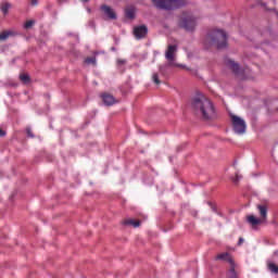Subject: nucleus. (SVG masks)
I'll use <instances>...</instances> for the list:
<instances>
[{
    "label": "nucleus",
    "mask_w": 278,
    "mask_h": 278,
    "mask_svg": "<svg viewBox=\"0 0 278 278\" xmlns=\"http://www.w3.org/2000/svg\"><path fill=\"white\" fill-rule=\"evenodd\" d=\"M205 45L227 49V34L223 30H213L205 38Z\"/></svg>",
    "instance_id": "nucleus-2"
},
{
    "label": "nucleus",
    "mask_w": 278,
    "mask_h": 278,
    "mask_svg": "<svg viewBox=\"0 0 278 278\" xmlns=\"http://www.w3.org/2000/svg\"><path fill=\"white\" fill-rule=\"evenodd\" d=\"M27 136H29V138H34V134L31 132V129L27 128Z\"/></svg>",
    "instance_id": "nucleus-25"
},
{
    "label": "nucleus",
    "mask_w": 278,
    "mask_h": 278,
    "mask_svg": "<svg viewBox=\"0 0 278 278\" xmlns=\"http://www.w3.org/2000/svg\"><path fill=\"white\" fill-rule=\"evenodd\" d=\"M177 53V45H169L167 47V50L165 52V58L166 60L169 61V66H178V67H184V65H179L175 62V54Z\"/></svg>",
    "instance_id": "nucleus-7"
},
{
    "label": "nucleus",
    "mask_w": 278,
    "mask_h": 278,
    "mask_svg": "<svg viewBox=\"0 0 278 278\" xmlns=\"http://www.w3.org/2000/svg\"><path fill=\"white\" fill-rule=\"evenodd\" d=\"M244 243V239L242 237L239 238V241H238V247H241V244Z\"/></svg>",
    "instance_id": "nucleus-26"
},
{
    "label": "nucleus",
    "mask_w": 278,
    "mask_h": 278,
    "mask_svg": "<svg viewBox=\"0 0 278 278\" xmlns=\"http://www.w3.org/2000/svg\"><path fill=\"white\" fill-rule=\"evenodd\" d=\"M102 100L104 105H114V103H118V101H116V98H114V96L110 94V93H103L102 94Z\"/></svg>",
    "instance_id": "nucleus-12"
},
{
    "label": "nucleus",
    "mask_w": 278,
    "mask_h": 278,
    "mask_svg": "<svg viewBox=\"0 0 278 278\" xmlns=\"http://www.w3.org/2000/svg\"><path fill=\"white\" fill-rule=\"evenodd\" d=\"M81 1H84V3H88V1H90V0H81Z\"/></svg>",
    "instance_id": "nucleus-31"
},
{
    "label": "nucleus",
    "mask_w": 278,
    "mask_h": 278,
    "mask_svg": "<svg viewBox=\"0 0 278 278\" xmlns=\"http://www.w3.org/2000/svg\"><path fill=\"white\" fill-rule=\"evenodd\" d=\"M226 66L232 71L233 75H242V68H240V64L236 63V61L227 59Z\"/></svg>",
    "instance_id": "nucleus-10"
},
{
    "label": "nucleus",
    "mask_w": 278,
    "mask_h": 278,
    "mask_svg": "<svg viewBox=\"0 0 278 278\" xmlns=\"http://www.w3.org/2000/svg\"><path fill=\"white\" fill-rule=\"evenodd\" d=\"M226 277L238 278V264L233 263L232 265H229Z\"/></svg>",
    "instance_id": "nucleus-13"
},
{
    "label": "nucleus",
    "mask_w": 278,
    "mask_h": 278,
    "mask_svg": "<svg viewBox=\"0 0 278 278\" xmlns=\"http://www.w3.org/2000/svg\"><path fill=\"white\" fill-rule=\"evenodd\" d=\"M31 5H38V0H30Z\"/></svg>",
    "instance_id": "nucleus-29"
},
{
    "label": "nucleus",
    "mask_w": 278,
    "mask_h": 278,
    "mask_svg": "<svg viewBox=\"0 0 278 278\" xmlns=\"http://www.w3.org/2000/svg\"><path fill=\"white\" fill-rule=\"evenodd\" d=\"M191 108L202 121H214L216 118L214 102L203 93H197V96L191 99Z\"/></svg>",
    "instance_id": "nucleus-1"
},
{
    "label": "nucleus",
    "mask_w": 278,
    "mask_h": 278,
    "mask_svg": "<svg viewBox=\"0 0 278 278\" xmlns=\"http://www.w3.org/2000/svg\"><path fill=\"white\" fill-rule=\"evenodd\" d=\"M215 260L219 262H227L229 266H231L232 264H236V261H233V257L231 256V254H229V252L217 254L215 256Z\"/></svg>",
    "instance_id": "nucleus-11"
},
{
    "label": "nucleus",
    "mask_w": 278,
    "mask_h": 278,
    "mask_svg": "<svg viewBox=\"0 0 278 278\" xmlns=\"http://www.w3.org/2000/svg\"><path fill=\"white\" fill-rule=\"evenodd\" d=\"M208 205L212 207L213 212H216V206L212 204V202H208Z\"/></svg>",
    "instance_id": "nucleus-28"
},
{
    "label": "nucleus",
    "mask_w": 278,
    "mask_h": 278,
    "mask_svg": "<svg viewBox=\"0 0 278 278\" xmlns=\"http://www.w3.org/2000/svg\"><path fill=\"white\" fill-rule=\"evenodd\" d=\"M240 179H242V176L236 174V177L232 178V182H233V184H238V181H240Z\"/></svg>",
    "instance_id": "nucleus-23"
},
{
    "label": "nucleus",
    "mask_w": 278,
    "mask_h": 278,
    "mask_svg": "<svg viewBox=\"0 0 278 278\" xmlns=\"http://www.w3.org/2000/svg\"><path fill=\"white\" fill-rule=\"evenodd\" d=\"M85 64H92V66H97V58L89 56L85 60Z\"/></svg>",
    "instance_id": "nucleus-20"
},
{
    "label": "nucleus",
    "mask_w": 278,
    "mask_h": 278,
    "mask_svg": "<svg viewBox=\"0 0 278 278\" xmlns=\"http://www.w3.org/2000/svg\"><path fill=\"white\" fill-rule=\"evenodd\" d=\"M125 16H126V18H130V20L136 18V8H134V7L126 8Z\"/></svg>",
    "instance_id": "nucleus-14"
},
{
    "label": "nucleus",
    "mask_w": 278,
    "mask_h": 278,
    "mask_svg": "<svg viewBox=\"0 0 278 278\" xmlns=\"http://www.w3.org/2000/svg\"><path fill=\"white\" fill-rule=\"evenodd\" d=\"M230 118L235 134H238L239 136L247 134V122H244V119L237 115H230Z\"/></svg>",
    "instance_id": "nucleus-6"
},
{
    "label": "nucleus",
    "mask_w": 278,
    "mask_h": 278,
    "mask_svg": "<svg viewBox=\"0 0 278 278\" xmlns=\"http://www.w3.org/2000/svg\"><path fill=\"white\" fill-rule=\"evenodd\" d=\"M152 3L159 10H177L186 5V0H152Z\"/></svg>",
    "instance_id": "nucleus-3"
},
{
    "label": "nucleus",
    "mask_w": 278,
    "mask_h": 278,
    "mask_svg": "<svg viewBox=\"0 0 278 278\" xmlns=\"http://www.w3.org/2000/svg\"><path fill=\"white\" fill-rule=\"evenodd\" d=\"M34 23L36 22H34L33 20L27 21L24 25L25 29H31V27H34Z\"/></svg>",
    "instance_id": "nucleus-22"
},
{
    "label": "nucleus",
    "mask_w": 278,
    "mask_h": 278,
    "mask_svg": "<svg viewBox=\"0 0 278 278\" xmlns=\"http://www.w3.org/2000/svg\"><path fill=\"white\" fill-rule=\"evenodd\" d=\"M179 27L186 31H193L197 28V17L192 14L182 13L178 22Z\"/></svg>",
    "instance_id": "nucleus-5"
},
{
    "label": "nucleus",
    "mask_w": 278,
    "mask_h": 278,
    "mask_svg": "<svg viewBox=\"0 0 278 278\" xmlns=\"http://www.w3.org/2000/svg\"><path fill=\"white\" fill-rule=\"evenodd\" d=\"M132 34L136 40H142V38H147V35L149 34V27H147V25L135 26Z\"/></svg>",
    "instance_id": "nucleus-8"
},
{
    "label": "nucleus",
    "mask_w": 278,
    "mask_h": 278,
    "mask_svg": "<svg viewBox=\"0 0 278 278\" xmlns=\"http://www.w3.org/2000/svg\"><path fill=\"white\" fill-rule=\"evenodd\" d=\"M258 212H260V218L255 217L254 215H249L247 217L248 223L255 227L256 225H262V223H266L268 218V205L266 204H258L256 205Z\"/></svg>",
    "instance_id": "nucleus-4"
},
{
    "label": "nucleus",
    "mask_w": 278,
    "mask_h": 278,
    "mask_svg": "<svg viewBox=\"0 0 278 278\" xmlns=\"http://www.w3.org/2000/svg\"><path fill=\"white\" fill-rule=\"evenodd\" d=\"M10 36H14V33L11 30H4L0 34V40H8Z\"/></svg>",
    "instance_id": "nucleus-17"
},
{
    "label": "nucleus",
    "mask_w": 278,
    "mask_h": 278,
    "mask_svg": "<svg viewBox=\"0 0 278 278\" xmlns=\"http://www.w3.org/2000/svg\"><path fill=\"white\" fill-rule=\"evenodd\" d=\"M152 81H154L156 86H160L162 84V81L160 80V75L157 73H154L152 75Z\"/></svg>",
    "instance_id": "nucleus-21"
},
{
    "label": "nucleus",
    "mask_w": 278,
    "mask_h": 278,
    "mask_svg": "<svg viewBox=\"0 0 278 278\" xmlns=\"http://www.w3.org/2000/svg\"><path fill=\"white\" fill-rule=\"evenodd\" d=\"M267 266H268V270H270V273H274L275 275H278V266H277V264L269 262L267 264Z\"/></svg>",
    "instance_id": "nucleus-18"
},
{
    "label": "nucleus",
    "mask_w": 278,
    "mask_h": 278,
    "mask_svg": "<svg viewBox=\"0 0 278 278\" xmlns=\"http://www.w3.org/2000/svg\"><path fill=\"white\" fill-rule=\"evenodd\" d=\"M159 70H160V72L162 73V72L164 71V66L161 65V66L159 67Z\"/></svg>",
    "instance_id": "nucleus-30"
},
{
    "label": "nucleus",
    "mask_w": 278,
    "mask_h": 278,
    "mask_svg": "<svg viewBox=\"0 0 278 278\" xmlns=\"http://www.w3.org/2000/svg\"><path fill=\"white\" fill-rule=\"evenodd\" d=\"M10 8H12L10 2H2L0 5V10L3 14H8V12H10Z\"/></svg>",
    "instance_id": "nucleus-15"
},
{
    "label": "nucleus",
    "mask_w": 278,
    "mask_h": 278,
    "mask_svg": "<svg viewBox=\"0 0 278 278\" xmlns=\"http://www.w3.org/2000/svg\"><path fill=\"white\" fill-rule=\"evenodd\" d=\"M100 10H101V12H103L104 16H106V18L109 21H116V18H117L116 12L110 5L102 4L100 7Z\"/></svg>",
    "instance_id": "nucleus-9"
},
{
    "label": "nucleus",
    "mask_w": 278,
    "mask_h": 278,
    "mask_svg": "<svg viewBox=\"0 0 278 278\" xmlns=\"http://www.w3.org/2000/svg\"><path fill=\"white\" fill-rule=\"evenodd\" d=\"M117 64H118V66H121L123 64H127V61L123 60V59H119V60H117Z\"/></svg>",
    "instance_id": "nucleus-24"
},
{
    "label": "nucleus",
    "mask_w": 278,
    "mask_h": 278,
    "mask_svg": "<svg viewBox=\"0 0 278 278\" xmlns=\"http://www.w3.org/2000/svg\"><path fill=\"white\" fill-rule=\"evenodd\" d=\"M20 80L23 84H29V81H31V78L28 76V74H20Z\"/></svg>",
    "instance_id": "nucleus-19"
},
{
    "label": "nucleus",
    "mask_w": 278,
    "mask_h": 278,
    "mask_svg": "<svg viewBox=\"0 0 278 278\" xmlns=\"http://www.w3.org/2000/svg\"><path fill=\"white\" fill-rule=\"evenodd\" d=\"M4 136H5V130L0 128V138H4Z\"/></svg>",
    "instance_id": "nucleus-27"
},
{
    "label": "nucleus",
    "mask_w": 278,
    "mask_h": 278,
    "mask_svg": "<svg viewBox=\"0 0 278 278\" xmlns=\"http://www.w3.org/2000/svg\"><path fill=\"white\" fill-rule=\"evenodd\" d=\"M122 225H131L132 227H140V220L125 219Z\"/></svg>",
    "instance_id": "nucleus-16"
}]
</instances>
